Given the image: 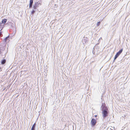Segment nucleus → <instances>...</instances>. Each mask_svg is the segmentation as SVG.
I'll return each instance as SVG.
<instances>
[{
    "label": "nucleus",
    "instance_id": "obj_1",
    "mask_svg": "<svg viewBox=\"0 0 130 130\" xmlns=\"http://www.w3.org/2000/svg\"><path fill=\"white\" fill-rule=\"evenodd\" d=\"M105 104L102 103L101 109L102 112V116L103 118L105 119L108 115L109 112L107 107L105 105Z\"/></svg>",
    "mask_w": 130,
    "mask_h": 130
},
{
    "label": "nucleus",
    "instance_id": "obj_2",
    "mask_svg": "<svg viewBox=\"0 0 130 130\" xmlns=\"http://www.w3.org/2000/svg\"><path fill=\"white\" fill-rule=\"evenodd\" d=\"M82 42L83 44H87L88 42V39L86 37H84L82 40Z\"/></svg>",
    "mask_w": 130,
    "mask_h": 130
},
{
    "label": "nucleus",
    "instance_id": "obj_3",
    "mask_svg": "<svg viewBox=\"0 0 130 130\" xmlns=\"http://www.w3.org/2000/svg\"><path fill=\"white\" fill-rule=\"evenodd\" d=\"M92 125L94 126L96 123V121L94 119L92 118L91 121Z\"/></svg>",
    "mask_w": 130,
    "mask_h": 130
},
{
    "label": "nucleus",
    "instance_id": "obj_4",
    "mask_svg": "<svg viewBox=\"0 0 130 130\" xmlns=\"http://www.w3.org/2000/svg\"><path fill=\"white\" fill-rule=\"evenodd\" d=\"M33 3V0H30V4L29 7L31 8L32 7V4Z\"/></svg>",
    "mask_w": 130,
    "mask_h": 130
},
{
    "label": "nucleus",
    "instance_id": "obj_5",
    "mask_svg": "<svg viewBox=\"0 0 130 130\" xmlns=\"http://www.w3.org/2000/svg\"><path fill=\"white\" fill-rule=\"evenodd\" d=\"M123 51V49H122L121 50H120L119 52H118L116 54H117L119 56L120 55L121 53L122 52V51Z\"/></svg>",
    "mask_w": 130,
    "mask_h": 130
},
{
    "label": "nucleus",
    "instance_id": "obj_6",
    "mask_svg": "<svg viewBox=\"0 0 130 130\" xmlns=\"http://www.w3.org/2000/svg\"><path fill=\"white\" fill-rule=\"evenodd\" d=\"M4 24H3V23H2V22L0 23V28H2L1 29L0 31H1L2 29L3 28V26L4 25Z\"/></svg>",
    "mask_w": 130,
    "mask_h": 130
},
{
    "label": "nucleus",
    "instance_id": "obj_7",
    "mask_svg": "<svg viewBox=\"0 0 130 130\" xmlns=\"http://www.w3.org/2000/svg\"><path fill=\"white\" fill-rule=\"evenodd\" d=\"M7 21V20L6 19H5L2 21V23H3V24L4 25V24Z\"/></svg>",
    "mask_w": 130,
    "mask_h": 130
},
{
    "label": "nucleus",
    "instance_id": "obj_8",
    "mask_svg": "<svg viewBox=\"0 0 130 130\" xmlns=\"http://www.w3.org/2000/svg\"><path fill=\"white\" fill-rule=\"evenodd\" d=\"M35 124L34 123L32 125L31 128V130H35Z\"/></svg>",
    "mask_w": 130,
    "mask_h": 130
},
{
    "label": "nucleus",
    "instance_id": "obj_9",
    "mask_svg": "<svg viewBox=\"0 0 130 130\" xmlns=\"http://www.w3.org/2000/svg\"><path fill=\"white\" fill-rule=\"evenodd\" d=\"M6 62V60L5 59H3L1 61V63L2 64H4Z\"/></svg>",
    "mask_w": 130,
    "mask_h": 130
},
{
    "label": "nucleus",
    "instance_id": "obj_10",
    "mask_svg": "<svg viewBox=\"0 0 130 130\" xmlns=\"http://www.w3.org/2000/svg\"><path fill=\"white\" fill-rule=\"evenodd\" d=\"M9 36H8L5 38V39L3 40V41H5V42L6 41L7 39L9 38Z\"/></svg>",
    "mask_w": 130,
    "mask_h": 130
},
{
    "label": "nucleus",
    "instance_id": "obj_11",
    "mask_svg": "<svg viewBox=\"0 0 130 130\" xmlns=\"http://www.w3.org/2000/svg\"><path fill=\"white\" fill-rule=\"evenodd\" d=\"M119 56L117 54H116V55H115V58L114 59V60H115Z\"/></svg>",
    "mask_w": 130,
    "mask_h": 130
},
{
    "label": "nucleus",
    "instance_id": "obj_12",
    "mask_svg": "<svg viewBox=\"0 0 130 130\" xmlns=\"http://www.w3.org/2000/svg\"><path fill=\"white\" fill-rule=\"evenodd\" d=\"M100 22H98L97 23V26H99V25H100Z\"/></svg>",
    "mask_w": 130,
    "mask_h": 130
},
{
    "label": "nucleus",
    "instance_id": "obj_13",
    "mask_svg": "<svg viewBox=\"0 0 130 130\" xmlns=\"http://www.w3.org/2000/svg\"><path fill=\"white\" fill-rule=\"evenodd\" d=\"M35 12V11H34V10H33V11H32L31 12V14H33Z\"/></svg>",
    "mask_w": 130,
    "mask_h": 130
},
{
    "label": "nucleus",
    "instance_id": "obj_14",
    "mask_svg": "<svg viewBox=\"0 0 130 130\" xmlns=\"http://www.w3.org/2000/svg\"><path fill=\"white\" fill-rule=\"evenodd\" d=\"M33 7H34V9H36V6H34Z\"/></svg>",
    "mask_w": 130,
    "mask_h": 130
},
{
    "label": "nucleus",
    "instance_id": "obj_15",
    "mask_svg": "<svg viewBox=\"0 0 130 130\" xmlns=\"http://www.w3.org/2000/svg\"><path fill=\"white\" fill-rule=\"evenodd\" d=\"M102 39V38L101 37L99 39V40H98V41L99 42H100V40L101 39Z\"/></svg>",
    "mask_w": 130,
    "mask_h": 130
},
{
    "label": "nucleus",
    "instance_id": "obj_16",
    "mask_svg": "<svg viewBox=\"0 0 130 130\" xmlns=\"http://www.w3.org/2000/svg\"><path fill=\"white\" fill-rule=\"evenodd\" d=\"M0 33H1V34H0V36L1 35V34H2V33H1L2 32H0Z\"/></svg>",
    "mask_w": 130,
    "mask_h": 130
},
{
    "label": "nucleus",
    "instance_id": "obj_17",
    "mask_svg": "<svg viewBox=\"0 0 130 130\" xmlns=\"http://www.w3.org/2000/svg\"><path fill=\"white\" fill-rule=\"evenodd\" d=\"M110 129L111 130H113L112 129H111V128H110Z\"/></svg>",
    "mask_w": 130,
    "mask_h": 130
},
{
    "label": "nucleus",
    "instance_id": "obj_18",
    "mask_svg": "<svg viewBox=\"0 0 130 130\" xmlns=\"http://www.w3.org/2000/svg\"><path fill=\"white\" fill-rule=\"evenodd\" d=\"M93 54H94V53H93Z\"/></svg>",
    "mask_w": 130,
    "mask_h": 130
},
{
    "label": "nucleus",
    "instance_id": "obj_19",
    "mask_svg": "<svg viewBox=\"0 0 130 130\" xmlns=\"http://www.w3.org/2000/svg\"><path fill=\"white\" fill-rule=\"evenodd\" d=\"M0 34H1V33H0Z\"/></svg>",
    "mask_w": 130,
    "mask_h": 130
}]
</instances>
